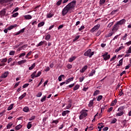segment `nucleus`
Here are the masks:
<instances>
[{
    "label": "nucleus",
    "mask_w": 131,
    "mask_h": 131,
    "mask_svg": "<svg viewBox=\"0 0 131 131\" xmlns=\"http://www.w3.org/2000/svg\"><path fill=\"white\" fill-rule=\"evenodd\" d=\"M84 80V77H83V76L79 78V82H82V81H83Z\"/></svg>",
    "instance_id": "57"
},
{
    "label": "nucleus",
    "mask_w": 131,
    "mask_h": 131,
    "mask_svg": "<svg viewBox=\"0 0 131 131\" xmlns=\"http://www.w3.org/2000/svg\"><path fill=\"white\" fill-rule=\"evenodd\" d=\"M35 67V62L33 63L31 67L29 68V70H32L33 69H34V68Z\"/></svg>",
    "instance_id": "26"
},
{
    "label": "nucleus",
    "mask_w": 131,
    "mask_h": 131,
    "mask_svg": "<svg viewBox=\"0 0 131 131\" xmlns=\"http://www.w3.org/2000/svg\"><path fill=\"white\" fill-rule=\"evenodd\" d=\"M84 28V26H82L80 27V28H79L78 30L79 31H81V30H83Z\"/></svg>",
    "instance_id": "62"
},
{
    "label": "nucleus",
    "mask_w": 131,
    "mask_h": 131,
    "mask_svg": "<svg viewBox=\"0 0 131 131\" xmlns=\"http://www.w3.org/2000/svg\"><path fill=\"white\" fill-rule=\"evenodd\" d=\"M94 54H95V52H92V49H89L84 53V56L92 58V56H94Z\"/></svg>",
    "instance_id": "3"
},
{
    "label": "nucleus",
    "mask_w": 131,
    "mask_h": 131,
    "mask_svg": "<svg viewBox=\"0 0 131 131\" xmlns=\"http://www.w3.org/2000/svg\"><path fill=\"white\" fill-rule=\"evenodd\" d=\"M76 5V1H73L67 5L62 10V16H65L68 12L71 13V11L74 10Z\"/></svg>",
    "instance_id": "1"
},
{
    "label": "nucleus",
    "mask_w": 131,
    "mask_h": 131,
    "mask_svg": "<svg viewBox=\"0 0 131 131\" xmlns=\"http://www.w3.org/2000/svg\"><path fill=\"white\" fill-rule=\"evenodd\" d=\"M94 101H95V99L90 100V103L89 104V107H92L93 105H94Z\"/></svg>",
    "instance_id": "23"
},
{
    "label": "nucleus",
    "mask_w": 131,
    "mask_h": 131,
    "mask_svg": "<svg viewBox=\"0 0 131 131\" xmlns=\"http://www.w3.org/2000/svg\"><path fill=\"white\" fill-rule=\"evenodd\" d=\"M73 77L72 78H69L68 79H67L66 81V84H68V83H69V82H71V81H73Z\"/></svg>",
    "instance_id": "18"
},
{
    "label": "nucleus",
    "mask_w": 131,
    "mask_h": 131,
    "mask_svg": "<svg viewBox=\"0 0 131 131\" xmlns=\"http://www.w3.org/2000/svg\"><path fill=\"white\" fill-rule=\"evenodd\" d=\"M27 47H28V45H25L21 47V49H23V50H25V49H26V48H27Z\"/></svg>",
    "instance_id": "55"
},
{
    "label": "nucleus",
    "mask_w": 131,
    "mask_h": 131,
    "mask_svg": "<svg viewBox=\"0 0 131 131\" xmlns=\"http://www.w3.org/2000/svg\"><path fill=\"white\" fill-rule=\"evenodd\" d=\"M100 94V91L99 90H96L94 92L93 96H98Z\"/></svg>",
    "instance_id": "35"
},
{
    "label": "nucleus",
    "mask_w": 131,
    "mask_h": 131,
    "mask_svg": "<svg viewBox=\"0 0 131 131\" xmlns=\"http://www.w3.org/2000/svg\"><path fill=\"white\" fill-rule=\"evenodd\" d=\"M13 0H0V4L3 5V4L10 3V2H12Z\"/></svg>",
    "instance_id": "9"
},
{
    "label": "nucleus",
    "mask_w": 131,
    "mask_h": 131,
    "mask_svg": "<svg viewBox=\"0 0 131 131\" xmlns=\"http://www.w3.org/2000/svg\"><path fill=\"white\" fill-rule=\"evenodd\" d=\"M41 75V71H39V72H38V73L36 75L35 77H38Z\"/></svg>",
    "instance_id": "49"
},
{
    "label": "nucleus",
    "mask_w": 131,
    "mask_h": 131,
    "mask_svg": "<svg viewBox=\"0 0 131 131\" xmlns=\"http://www.w3.org/2000/svg\"><path fill=\"white\" fill-rule=\"evenodd\" d=\"M36 72L37 71H34L31 75V78H32V79H34V78H35V76H36Z\"/></svg>",
    "instance_id": "19"
},
{
    "label": "nucleus",
    "mask_w": 131,
    "mask_h": 131,
    "mask_svg": "<svg viewBox=\"0 0 131 131\" xmlns=\"http://www.w3.org/2000/svg\"><path fill=\"white\" fill-rule=\"evenodd\" d=\"M102 57L104 61H107V60H109V59H110V55L108 54V52H105L103 55H102Z\"/></svg>",
    "instance_id": "4"
},
{
    "label": "nucleus",
    "mask_w": 131,
    "mask_h": 131,
    "mask_svg": "<svg viewBox=\"0 0 131 131\" xmlns=\"http://www.w3.org/2000/svg\"><path fill=\"white\" fill-rule=\"evenodd\" d=\"M42 95V93H41V92H39V93L37 94L36 97H37V98H39V97H41Z\"/></svg>",
    "instance_id": "56"
},
{
    "label": "nucleus",
    "mask_w": 131,
    "mask_h": 131,
    "mask_svg": "<svg viewBox=\"0 0 131 131\" xmlns=\"http://www.w3.org/2000/svg\"><path fill=\"white\" fill-rule=\"evenodd\" d=\"M105 2H106V0H100L99 1L100 6H102V5H104Z\"/></svg>",
    "instance_id": "39"
},
{
    "label": "nucleus",
    "mask_w": 131,
    "mask_h": 131,
    "mask_svg": "<svg viewBox=\"0 0 131 131\" xmlns=\"http://www.w3.org/2000/svg\"><path fill=\"white\" fill-rule=\"evenodd\" d=\"M43 43H45V41H41L39 43L37 44L36 47H41Z\"/></svg>",
    "instance_id": "38"
},
{
    "label": "nucleus",
    "mask_w": 131,
    "mask_h": 131,
    "mask_svg": "<svg viewBox=\"0 0 131 131\" xmlns=\"http://www.w3.org/2000/svg\"><path fill=\"white\" fill-rule=\"evenodd\" d=\"M8 75H9V71H6L1 75L0 78H7Z\"/></svg>",
    "instance_id": "6"
},
{
    "label": "nucleus",
    "mask_w": 131,
    "mask_h": 131,
    "mask_svg": "<svg viewBox=\"0 0 131 131\" xmlns=\"http://www.w3.org/2000/svg\"><path fill=\"white\" fill-rule=\"evenodd\" d=\"M119 27L118 26V24H117V23L115 24L114 26H113L112 31H116L118 30Z\"/></svg>",
    "instance_id": "8"
},
{
    "label": "nucleus",
    "mask_w": 131,
    "mask_h": 131,
    "mask_svg": "<svg viewBox=\"0 0 131 131\" xmlns=\"http://www.w3.org/2000/svg\"><path fill=\"white\" fill-rule=\"evenodd\" d=\"M27 62V60L26 59L21 60L19 61H18V65H22V64H24V63H26Z\"/></svg>",
    "instance_id": "14"
},
{
    "label": "nucleus",
    "mask_w": 131,
    "mask_h": 131,
    "mask_svg": "<svg viewBox=\"0 0 131 131\" xmlns=\"http://www.w3.org/2000/svg\"><path fill=\"white\" fill-rule=\"evenodd\" d=\"M61 3H62V0H58V1L56 3V5L57 6H60V5H61Z\"/></svg>",
    "instance_id": "59"
},
{
    "label": "nucleus",
    "mask_w": 131,
    "mask_h": 131,
    "mask_svg": "<svg viewBox=\"0 0 131 131\" xmlns=\"http://www.w3.org/2000/svg\"><path fill=\"white\" fill-rule=\"evenodd\" d=\"M115 59H116V55H115L114 56H113L111 59L110 61H114V60H115Z\"/></svg>",
    "instance_id": "63"
},
{
    "label": "nucleus",
    "mask_w": 131,
    "mask_h": 131,
    "mask_svg": "<svg viewBox=\"0 0 131 131\" xmlns=\"http://www.w3.org/2000/svg\"><path fill=\"white\" fill-rule=\"evenodd\" d=\"M51 38V35L48 34L45 38L46 40H49Z\"/></svg>",
    "instance_id": "42"
},
{
    "label": "nucleus",
    "mask_w": 131,
    "mask_h": 131,
    "mask_svg": "<svg viewBox=\"0 0 131 131\" xmlns=\"http://www.w3.org/2000/svg\"><path fill=\"white\" fill-rule=\"evenodd\" d=\"M23 111L24 112H28L29 111V108H28L27 106H26L23 108Z\"/></svg>",
    "instance_id": "40"
},
{
    "label": "nucleus",
    "mask_w": 131,
    "mask_h": 131,
    "mask_svg": "<svg viewBox=\"0 0 131 131\" xmlns=\"http://www.w3.org/2000/svg\"><path fill=\"white\" fill-rule=\"evenodd\" d=\"M7 61H8V59L7 58H5L1 60V62L6 63V62H7Z\"/></svg>",
    "instance_id": "48"
},
{
    "label": "nucleus",
    "mask_w": 131,
    "mask_h": 131,
    "mask_svg": "<svg viewBox=\"0 0 131 131\" xmlns=\"http://www.w3.org/2000/svg\"><path fill=\"white\" fill-rule=\"evenodd\" d=\"M15 27H17L16 24H15L14 25H11V26H9L7 29L9 31H10V30H12V29H14V28H15Z\"/></svg>",
    "instance_id": "13"
},
{
    "label": "nucleus",
    "mask_w": 131,
    "mask_h": 131,
    "mask_svg": "<svg viewBox=\"0 0 131 131\" xmlns=\"http://www.w3.org/2000/svg\"><path fill=\"white\" fill-rule=\"evenodd\" d=\"M125 108V106H121L118 108L117 111H119V112H123V111L124 110Z\"/></svg>",
    "instance_id": "17"
},
{
    "label": "nucleus",
    "mask_w": 131,
    "mask_h": 131,
    "mask_svg": "<svg viewBox=\"0 0 131 131\" xmlns=\"http://www.w3.org/2000/svg\"><path fill=\"white\" fill-rule=\"evenodd\" d=\"M123 114H124V112H120L119 113H116V116H122Z\"/></svg>",
    "instance_id": "25"
},
{
    "label": "nucleus",
    "mask_w": 131,
    "mask_h": 131,
    "mask_svg": "<svg viewBox=\"0 0 131 131\" xmlns=\"http://www.w3.org/2000/svg\"><path fill=\"white\" fill-rule=\"evenodd\" d=\"M79 89V85L77 84L73 88L74 91H77Z\"/></svg>",
    "instance_id": "44"
},
{
    "label": "nucleus",
    "mask_w": 131,
    "mask_h": 131,
    "mask_svg": "<svg viewBox=\"0 0 131 131\" xmlns=\"http://www.w3.org/2000/svg\"><path fill=\"white\" fill-rule=\"evenodd\" d=\"M70 108H71V103H69L67 107H66V109H69Z\"/></svg>",
    "instance_id": "64"
},
{
    "label": "nucleus",
    "mask_w": 131,
    "mask_h": 131,
    "mask_svg": "<svg viewBox=\"0 0 131 131\" xmlns=\"http://www.w3.org/2000/svg\"><path fill=\"white\" fill-rule=\"evenodd\" d=\"M102 98H103V96L99 95V96H98V97L97 98V101H101Z\"/></svg>",
    "instance_id": "51"
},
{
    "label": "nucleus",
    "mask_w": 131,
    "mask_h": 131,
    "mask_svg": "<svg viewBox=\"0 0 131 131\" xmlns=\"http://www.w3.org/2000/svg\"><path fill=\"white\" fill-rule=\"evenodd\" d=\"M119 11V10L118 9L115 10L111 12V14L112 15H115V14H116V13H117V12H118Z\"/></svg>",
    "instance_id": "46"
},
{
    "label": "nucleus",
    "mask_w": 131,
    "mask_h": 131,
    "mask_svg": "<svg viewBox=\"0 0 131 131\" xmlns=\"http://www.w3.org/2000/svg\"><path fill=\"white\" fill-rule=\"evenodd\" d=\"M125 22H126V20H125V19H122L117 21V24L118 25H122V24H124V23H125Z\"/></svg>",
    "instance_id": "7"
},
{
    "label": "nucleus",
    "mask_w": 131,
    "mask_h": 131,
    "mask_svg": "<svg viewBox=\"0 0 131 131\" xmlns=\"http://www.w3.org/2000/svg\"><path fill=\"white\" fill-rule=\"evenodd\" d=\"M122 124L124 127H126V126H127V121L125 119L123 120L122 121Z\"/></svg>",
    "instance_id": "10"
},
{
    "label": "nucleus",
    "mask_w": 131,
    "mask_h": 131,
    "mask_svg": "<svg viewBox=\"0 0 131 131\" xmlns=\"http://www.w3.org/2000/svg\"><path fill=\"white\" fill-rule=\"evenodd\" d=\"M31 54H32V51H29V52L27 54L25 57L27 58H28V57H29V56H30Z\"/></svg>",
    "instance_id": "54"
},
{
    "label": "nucleus",
    "mask_w": 131,
    "mask_h": 131,
    "mask_svg": "<svg viewBox=\"0 0 131 131\" xmlns=\"http://www.w3.org/2000/svg\"><path fill=\"white\" fill-rule=\"evenodd\" d=\"M24 31H25V28H23L21 30H19V31H18L16 34L15 35H19V34H21V33H23V32H24Z\"/></svg>",
    "instance_id": "12"
},
{
    "label": "nucleus",
    "mask_w": 131,
    "mask_h": 131,
    "mask_svg": "<svg viewBox=\"0 0 131 131\" xmlns=\"http://www.w3.org/2000/svg\"><path fill=\"white\" fill-rule=\"evenodd\" d=\"M26 55V52H24L21 54H20L19 56V58H22V57H24Z\"/></svg>",
    "instance_id": "47"
},
{
    "label": "nucleus",
    "mask_w": 131,
    "mask_h": 131,
    "mask_svg": "<svg viewBox=\"0 0 131 131\" xmlns=\"http://www.w3.org/2000/svg\"><path fill=\"white\" fill-rule=\"evenodd\" d=\"M117 102V100L116 99H115L113 102H112L111 106H115V105H116Z\"/></svg>",
    "instance_id": "30"
},
{
    "label": "nucleus",
    "mask_w": 131,
    "mask_h": 131,
    "mask_svg": "<svg viewBox=\"0 0 131 131\" xmlns=\"http://www.w3.org/2000/svg\"><path fill=\"white\" fill-rule=\"evenodd\" d=\"M43 25H45V21L40 22L38 24V27H41L43 26Z\"/></svg>",
    "instance_id": "34"
},
{
    "label": "nucleus",
    "mask_w": 131,
    "mask_h": 131,
    "mask_svg": "<svg viewBox=\"0 0 131 131\" xmlns=\"http://www.w3.org/2000/svg\"><path fill=\"white\" fill-rule=\"evenodd\" d=\"M123 49H124V47L121 46L118 49H116L115 52H116V53H118V52H119V51H121V50H122Z\"/></svg>",
    "instance_id": "20"
},
{
    "label": "nucleus",
    "mask_w": 131,
    "mask_h": 131,
    "mask_svg": "<svg viewBox=\"0 0 131 131\" xmlns=\"http://www.w3.org/2000/svg\"><path fill=\"white\" fill-rule=\"evenodd\" d=\"M76 59V57L75 56H73L72 57H71L69 60V61L70 62H72L73 61H74V60H75Z\"/></svg>",
    "instance_id": "37"
},
{
    "label": "nucleus",
    "mask_w": 131,
    "mask_h": 131,
    "mask_svg": "<svg viewBox=\"0 0 131 131\" xmlns=\"http://www.w3.org/2000/svg\"><path fill=\"white\" fill-rule=\"evenodd\" d=\"M6 15V9H4L0 12V17H3Z\"/></svg>",
    "instance_id": "15"
},
{
    "label": "nucleus",
    "mask_w": 131,
    "mask_h": 131,
    "mask_svg": "<svg viewBox=\"0 0 131 131\" xmlns=\"http://www.w3.org/2000/svg\"><path fill=\"white\" fill-rule=\"evenodd\" d=\"M31 126H32V124H31V122H29L27 125L28 129H30V128H31Z\"/></svg>",
    "instance_id": "24"
},
{
    "label": "nucleus",
    "mask_w": 131,
    "mask_h": 131,
    "mask_svg": "<svg viewBox=\"0 0 131 131\" xmlns=\"http://www.w3.org/2000/svg\"><path fill=\"white\" fill-rule=\"evenodd\" d=\"M126 54H131V46L129 47L128 50L126 52Z\"/></svg>",
    "instance_id": "52"
},
{
    "label": "nucleus",
    "mask_w": 131,
    "mask_h": 131,
    "mask_svg": "<svg viewBox=\"0 0 131 131\" xmlns=\"http://www.w3.org/2000/svg\"><path fill=\"white\" fill-rule=\"evenodd\" d=\"M14 107V104H11L7 108V110L8 111H10V110H12L13 109V107Z\"/></svg>",
    "instance_id": "33"
},
{
    "label": "nucleus",
    "mask_w": 131,
    "mask_h": 131,
    "mask_svg": "<svg viewBox=\"0 0 131 131\" xmlns=\"http://www.w3.org/2000/svg\"><path fill=\"white\" fill-rule=\"evenodd\" d=\"M65 77V75H60L58 77V81H62V78H64Z\"/></svg>",
    "instance_id": "27"
},
{
    "label": "nucleus",
    "mask_w": 131,
    "mask_h": 131,
    "mask_svg": "<svg viewBox=\"0 0 131 131\" xmlns=\"http://www.w3.org/2000/svg\"><path fill=\"white\" fill-rule=\"evenodd\" d=\"M112 35H113V32H111V33L106 35L105 37H110V36H112Z\"/></svg>",
    "instance_id": "41"
},
{
    "label": "nucleus",
    "mask_w": 131,
    "mask_h": 131,
    "mask_svg": "<svg viewBox=\"0 0 131 131\" xmlns=\"http://www.w3.org/2000/svg\"><path fill=\"white\" fill-rule=\"evenodd\" d=\"M31 24H32V25H33V26H34V25L37 24V21L35 20V21L32 22Z\"/></svg>",
    "instance_id": "61"
},
{
    "label": "nucleus",
    "mask_w": 131,
    "mask_h": 131,
    "mask_svg": "<svg viewBox=\"0 0 131 131\" xmlns=\"http://www.w3.org/2000/svg\"><path fill=\"white\" fill-rule=\"evenodd\" d=\"M53 16H54V13H52V12L48 14L47 15V18H52V17H53Z\"/></svg>",
    "instance_id": "31"
},
{
    "label": "nucleus",
    "mask_w": 131,
    "mask_h": 131,
    "mask_svg": "<svg viewBox=\"0 0 131 131\" xmlns=\"http://www.w3.org/2000/svg\"><path fill=\"white\" fill-rule=\"evenodd\" d=\"M67 67L68 69H71V68H72V65H71V64H68Z\"/></svg>",
    "instance_id": "60"
},
{
    "label": "nucleus",
    "mask_w": 131,
    "mask_h": 131,
    "mask_svg": "<svg viewBox=\"0 0 131 131\" xmlns=\"http://www.w3.org/2000/svg\"><path fill=\"white\" fill-rule=\"evenodd\" d=\"M87 69H88V66H85L84 67L82 68L81 70H80V72H81V73H83V72H84V71H85V70Z\"/></svg>",
    "instance_id": "16"
},
{
    "label": "nucleus",
    "mask_w": 131,
    "mask_h": 131,
    "mask_svg": "<svg viewBox=\"0 0 131 131\" xmlns=\"http://www.w3.org/2000/svg\"><path fill=\"white\" fill-rule=\"evenodd\" d=\"M88 110H82L80 112V115L79 116V119L80 120H82V119H83V118H84V117H86V116H88Z\"/></svg>",
    "instance_id": "2"
},
{
    "label": "nucleus",
    "mask_w": 131,
    "mask_h": 131,
    "mask_svg": "<svg viewBox=\"0 0 131 131\" xmlns=\"http://www.w3.org/2000/svg\"><path fill=\"white\" fill-rule=\"evenodd\" d=\"M24 17L25 19H28L29 20L32 18V16H31L30 15H25Z\"/></svg>",
    "instance_id": "36"
},
{
    "label": "nucleus",
    "mask_w": 131,
    "mask_h": 131,
    "mask_svg": "<svg viewBox=\"0 0 131 131\" xmlns=\"http://www.w3.org/2000/svg\"><path fill=\"white\" fill-rule=\"evenodd\" d=\"M96 73V70H92L91 73L89 75V77L93 76V75Z\"/></svg>",
    "instance_id": "21"
},
{
    "label": "nucleus",
    "mask_w": 131,
    "mask_h": 131,
    "mask_svg": "<svg viewBox=\"0 0 131 131\" xmlns=\"http://www.w3.org/2000/svg\"><path fill=\"white\" fill-rule=\"evenodd\" d=\"M21 127H22V125L19 124L15 127V129L16 130H19V129H20V128H21Z\"/></svg>",
    "instance_id": "29"
},
{
    "label": "nucleus",
    "mask_w": 131,
    "mask_h": 131,
    "mask_svg": "<svg viewBox=\"0 0 131 131\" xmlns=\"http://www.w3.org/2000/svg\"><path fill=\"white\" fill-rule=\"evenodd\" d=\"M15 51H10L9 52L10 56H14L15 55Z\"/></svg>",
    "instance_id": "45"
},
{
    "label": "nucleus",
    "mask_w": 131,
    "mask_h": 131,
    "mask_svg": "<svg viewBox=\"0 0 131 131\" xmlns=\"http://www.w3.org/2000/svg\"><path fill=\"white\" fill-rule=\"evenodd\" d=\"M123 62V58H122L121 59H120L119 61V63L117 65V66H118V67H119V66H122V63Z\"/></svg>",
    "instance_id": "22"
},
{
    "label": "nucleus",
    "mask_w": 131,
    "mask_h": 131,
    "mask_svg": "<svg viewBox=\"0 0 131 131\" xmlns=\"http://www.w3.org/2000/svg\"><path fill=\"white\" fill-rule=\"evenodd\" d=\"M100 26H101L100 24L95 26L91 30L92 32H95L96 30H98L100 28Z\"/></svg>",
    "instance_id": "5"
},
{
    "label": "nucleus",
    "mask_w": 131,
    "mask_h": 131,
    "mask_svg": "<svg viewBox=\"0 0 131 131\" xmlns=\"http://www.w3.org/2000/svg\"><path fill=\"white\" fill-rule=\"evenodd\" d=\"M18 15L19 13L16 12L12 15V17H13V18H16V17H17V16H18Z\"/></svg>",
    "instance_id": "53"
},
{
    "label": "nucleus",
    "mask_w": 131,
    "mask_h": 131,
    "mask_svg": "<svg viewBox=\"0 0 131 131\" xmlns=\"http://www.w3.org/2000/svg\"><path fill=\"white\" fill-rule=\"evenodd\" d=\"M26 96V93H24L22 95H21L19 98V100H22L24 98H25Z\"/></svg>",
    "instance_id": "28"
},
{
    "label": "nucleus",
    "mask_w": 131,
    "mask_h": 131,
    "mask_svg": "<svg viewBox=\"0 0 131 131\" xmlns=\"http://www.w3.org/2000/svg\"><path fill=\"white\" fill-rule=\"evenodd\" d=\"M126 37H127V34L125 33V35L122 37L123 40H126Z\"/></svg>",
    "instance_id": "50"
},
{
    "label": "nucleus",
    "mask_w": 131,
    "mask_h": 131,
    "mask_svg": "<svg viewBox=\"0 0 131 131\" xmlns=\"http://www.w3.org/2000/svg\"><path fill=\"white\" fill-rule=\"evenodd\" d=\"M12 126H13V123H9L7 125V129H9V128H11V127H12Z\"/></svg>",
    "instance_id": "32"
},
{
    "label": "nucleus",
    "mask_w": 131,
    "mask_h": 131,
    "mask_svg": "<svg viewBox=\"0 0 131 131\" xmlns=\"http://www.w3.org/2000/svg\"><path fill=\"white\" fill-rule=\"evenodd\" d=\"M46 99H47V96H44L43 97H42L41 100L40 101L42 103H43V102H45V101H46Z\"/></svg>",
    "instance_id": "43"
},
{
    "label": "nucleus",
    "mask_w": 131,
    "mask_h": 131,
    "mask_svg": "<svg viewBox=\"0 0 131 131\" xmlns=\"http://www.w3.org/2000/svg\"><path fill=\"white\" fill-rule=\"evenodd\" d=\"M35 119V116H32L31 118H30L29 119V120L30 121H31V120H34Z\"/></svg>",
    "instance_id": "58"
},
{
    "label": "nucleus",
    "mask_w": 131,
    "mask_h": 131,
    "mask_svg": "<svg viewBox=\"0 0 131 131\" xmlns=\"http://www.w3.org/2000/svg\"><path fill=\"white\" fill-rule=\"evenodd\" d=\"M69 113H70V111H64L62 113V116H66L68 115Z\"/></svg>",
    "instance_id": "11"
}]
</instances>
